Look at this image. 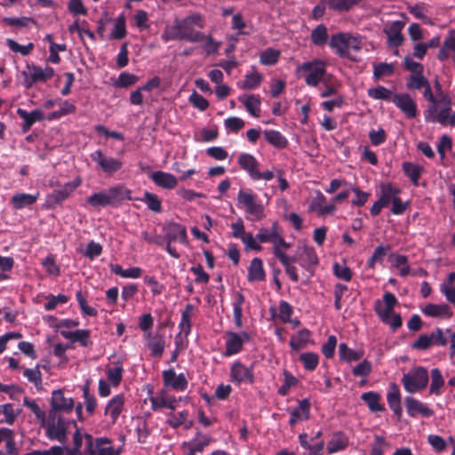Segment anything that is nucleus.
Here are the masks:
<instances>
[{"label": "nucleus", "mask_w": 455, "mask_h": 455, "mask_svg": "<svg viewBox=\"0 0 455 455\" xmlns=\"http://www.w3.org/2000/svg\"><path fill=\"white\" fill-rule=\"evenodd\" d=\"M309 211L315 212L318 215L324 216L333 213L336 211V207L333 204H327L326 198L323 193L317 191L310 203Z\"/></svg>", "instance_id": "nucleus-24"}, {"label": "nucleus", "mask_w": 455, "mask_h": 455, "mask_svg": "<svg viewBox=\"0 0 455 455\" xmlns=\"http://www.w3.org/2000/svg\"><path fill=\"white\" fill-rule=\"evenodd\" d=\"M291 417L289 419V425L294 426L297 423L305 421L309 419L310 416V402L308 399L300 400L298 405L290 411Z\"/></svg>", "instance_id": "nucleus-25"}, {"label": "nucleus", "mask_w": 455, "mask_h": 455, "mask_svg": "<svg viewBox=\"0 0 455 455\" xmlns=\"http://www.w3.org/2000/svg\"><path fill=\"white\" fill-rule=\"evenodd\" d=\"M405 23L401 20L393 21L388 28L384 29L387 36V44L390 48H398L403 42L402 31Z\"/></svg>", "instance_id": "nucleus-19"}, {"label": "nucleus", "mask_w": 455, "mask_h": 455, "mask_svg": "<svg viewBox=\"0 0 455 455\" xmlns=\"http://www.w3.org/2000/svg\"><path fill=\"white\" fill-rule=\"evenodd\" d=\"M263 81V76L256 71L245 75L244 79L238 84L239 87L244 90L258 88Z\"/></svg>", "instance_id": "nucleus-45"}, {"label": "nucleus", "mask_w": 455, "mask_h": 455, "mask_svg": "<svg viewBox=\"0 0 455 455\" xmlns=\"http://www.w3.org/2000/svg\"><path fill=\"white\" fill-rule=\"evenodd\" d=\"M280 234L277 230V224L275 222L272 225V228L270 229H267L266 228H261L258 234L257 238L259 240V243H273L276 237H278Z\"/></svg>", "instance_id": "nucleus-58"}, {"label": "nucleus", "mask_w": 455, "mask_h": 455, "mask_svg": "<svg viewBox=\"0 0 455 455\" xmlns=\"http://www.w3.org/2000/svg\"><path fill=\"white\" fill-rule=\"evenodd\" d=\"M74 408V400L71 397H66L61 389L53 390L51 397V409L54 412H69Z\"/></svg>", "instance_id": "nucleus-18"}, {"label": "nucleus", "mask_w": 455, "mask_h": 455, "mask_svg": "<svg viewBox=\"0 0 455 455\" xmlns=\"http://www.w3.org/2000/svg\"><path fill=\"white\" fill-rule=\"evenodd\" d=\"M392 267L398 268L401 276H406L410 273L408 259L404 255L392 254L390 256Z\"/></svg>", "instance_id": "nucleus-56"}, {"label": "nucleus", "mask_w": 455, "mask_h": 455, "mask_svg": "<svg viewBox=\"0 0 455 455\" xmlns=\"http://www.w3.org/2000/svg\"><path fill=\"white\" fill-rule=\"evenodd\" d=\"M272 244L275 256L280 262H284L285 259H288L286 250L290 247V244L284 241L281 235L276 237Z\"/></svg>", "instance_id": "nucleus-54"}, {"label": "nucleus", "mask_w": 455, "mask_h": 455, "mask_svg": "<svg viewBox=\"0 0 455 455\" xmlns=\"http://www.w3.org/2000/svg\"><path fill=\"white\" fill-rule=\"evenodd\" d=\"M263 135L265 140L276 148H284L288 145L287 139L276 130H265Z\"/></svg>", "instance_id": "nucleus-42"}, {"label": "nucleus", "mask_w": 455, "mask_h": 455, "mask_svg": "<svg viewBox=\"0 0 455 455\" xmlns=\"http://www.w3.org/2000/svg\"><path fill=\"white\" fill-rule=\"evenodd\" d=\"M310 339V333L307 330H301L296 334L292 335L290 340V346L293 350H299L303 348Z\"/></svg>", "instance_id": "nucleus-53"}, {"label": "nucleus", "mask_w": 455, "mask_h": 455, "mask_svg": "<svg viewBox=\"0 0 455 455\" xmlns=\"http://www.w3.org/2000/svg\"><path fill=\"white\" fill-rule=\"evenodd\" d=\"M391 250L389 245H379L375 248L372 256L368 259L367 266L373 268L377 262H382L384 257Z\"/></svg>", "instance_id": "nucleus-61"}, {"label": "nucleus", "mask_w": 455, "mask_h": 455, "mask_svg": "<svg viewBox=\"0 0 455 455\" xmlns=\"http://www.w3.org/2000/svg\"><path fill=\"white\" fill-rule=\"evenodd\" d=\"M361 398L363 402H365L371 411H384V406L380 404V395L373 391L365 392L362 394Z\"/></svg>", "instance_id": "nucleus-48"}, {"label": "nucleus", "mask_w": 455, "mask_h": 455, "mask_svg": "<svg viewBox=\"0 0 455 455\" xmlns=\"http://www.w3.org/2000/svg\"><path fill=\"white\" fill-rule=\"evenodd\" d=\"M180 400V399H177L175 396L168 394L164 390H162L156 393V395L150 397L151 407L154 411L163 408H168L173 411Z\"/></svg>", "instance_id": "nucleus-20"}, {"label": "nucleus", "mask_w": 455, "mask_h": 455, "mask_svg": "<svg viewBox=\"0 0 455 455\" xmlns=\"http://www.w3.org/2000/svg\"><path fill=\"white\" fill-rule=\"evenodd\" d=\"M397 303V299L393 293L386 292L382 299L376 300L374 306L375 312L379 318L393 331L397 330L402 325L401 315L394 312V307Z\"/></svg>", "instance_id": "nucleus-6"}, {"label": "nucleus", "mask_w": 455, "mask_h": 455, "mask_svg": "<svg viewBox=\"0 0 455 455\" xmlns=\"http://www.w3.org/2000/svg\"><path fill=\"white\" fill-rule=\"evenodd\" d=\"M167 235L170 241H179L183 244L188 243L186 228L180 224H172L170 226Z\"/></svg>", "instance_id": "nucleus-51"}, {"label": "nucleus", "mask_w": 455, "mask_h": 455, "mask_svg": "<svg viewBox=\"0 0 455 455\" xmlns=\"http://www.w3.org/2000/svg\"><path fill=\"white\" fill-rule=\"evenodd\" d=\"M429 380L428 372L426 368L418 366L411 368L403 374L402 383L406 392L414 394L425 389Z\"/></svg>", "instance_id": "nucleus-10"}, {"label": "nucleus", "mask_w": 455, "mask_h": 455, "mask_svg": "<svg viewBox=\"0 0 455 455\" xmlns=\"http://www.w3.org/2000/svg\"><path fill=\"white\" fill-rule=\"evenodd\" d=\"M60 334L63 338L70 339L72 342H78L83 347H88L91 344L89 330L80 329L75 331L61 330Z\"/></svg>", "instance_id": "nucleus-35"}, {"label": "nucleus", "mask_w": 455, "mask_h": 455, "mask_svg": "<svg viewBox=\"0 0 455 455\" xmlns=\"http://www.w3.org/2000/svg\"><path fill=\"white\" fill-rule=\"evenodd\" d=\"M145 337L147 339H150L148 343V347L150 349L152 355L155 357H161L165 347L164 338L161 336L153 339L150 332L146 333Z\"/></svg>", "instance_id": "nucleus-50"}, {"label": "nucleus", "mask_w": 455, "mask_h": 455, "mask_svg": "<svg viewBox=\"0 0 455 455\" xmlns=\"http://www.w3.org/2000/svg\"><path fill=\"white\" fill-rule=\"evenodd\" d=\"M299 263L308 270L318 264V257L313 246L303 244L299 247Z\"/></svg>", "instance_id": "nucleus-22"}, {"label": "nucleus", "mask_w": 455, "mask_h": 455, "mask_svg": "<svg viewBox=\"0 0 455 455\" xmlns=\"http://www.w3.org/2000/svg\"><path fill=\"white\" fill-rule=\"evenodd\" d=\"M444 385V379L441 373V371L437 368L431 370V383H430V394L439 395L441 394V388Z\"/></svg>", "instance_id": "nucleus-57"}, {"label": "nucleus", "mask_w": 455, "mask_h": 455, "mask_svg": "<svg viewBox=\"0 0 455 455\" xmlns=\"http://www.w3.org/2000/svg\"><path fill=\"white\" fill-rule=\"evenodd\" d=\"M131 190L122 185H116L108 189L93 193L86 198L85 204L94 209L116 205L124 200H133Z\"/></svg>", "instance_id": "nucleus-1"}, {"label": "nucleus", "mask_w": 455, "mask_h": 455, "mask_svg": "<svg viewBox=\"0 0 455 455\" xmlns=\"http://www.w3.org/2000/svg\"><path fill=\"white\" fill-rule=\"evenodd\" d=\"M327 28L324 25H318L311 33L312 43L315 45H323L327 42Z\"/></svg>", "instance_id": "nucleus-64"}, {"label": "nucleus", "mask_w": 455, "mask_h": 455, "mask_svg": "<svg viewBox=\"0 0 455 455\" xmlns=\"http://www.w3.org/2000/svg\"><path fill=\"white\" fill-rule=\"evenodd\" d=\"M140 200L146 204L148 210L156 213L162 212V202L156 194L146 191Z\"/></svg>", "instance_id": "nucleus-55"}, {"label": "nucleus", "mask_w": 455, "mask_h": 455, "mask_svg": "<svg viewBox=\"0 0 455 455\" xmlns=\"http://www.w3.org/2000/svg\"><path fill=\"white\" fill-rule=\"evenodd\" d=\"M252 370L241 362H235L230 369V379L232 382L240 385L241 383L253 382Z\"/></svg>", "instance_id": "nucleus-17"}, {"label": "nucleus", "mask_w": 455, "mask_h": 455, "mask_svg": "<svg viewBox=\"0 0 455 455\" xmlns=\"http://www.w3.org/2000/svg\"><path fill=\"white\" fill-rule=\"evenodd\" d=\"M403 170L405 175L414 183L418 182V180L421 173V167L419 164L405 162L403 164Z\"/></svg>", "instance_id": "nucleus-63"}, {"label": "nucleus", "mask_w": 455, "mask_h": 455, "mask_svg": "<svg viewBox=\"0 0 455 455\" xmlns=\"http://www.w3.org/2000/svg\"><path fill=\"white\" fill-rule=\"evenodd\" d=\"M23 376L34 386L37 390L42 389V373L40 371L39 366H36L35 368L25 369L23 371Z\"/></svg>", "instance_id": "nucleus-59"}, {"label": "nucleus", "mask_w": 455, "mask_h": 455, "mask_svg": "<svg viewBox=\"0 0 455 455\" xmlns=\"http://www.w3.org/2000/svg\"><path fill=\"white\" fill-rule=\"evenodd\" d=\"M237 207L244 212L245 218L251 221H259L265 217L263 204L250 189H240L237 195Z\"/></svg>", "instance_id": "nucleus-7"}, {"label": "nucleus", "mask_w": 455, "mask_h": 455, "mask_svg": "<svg viewBox=\"0 0 455 455\" xmlns=\"http://www.w3.org/2000/svg\"><path fill=\"white\" fill-rule=\"evenodd\" d=\"M387 401L393 412L400 416L402 414L401 395L396 384L393 383L390 385L387 394Z\"/></svg>", "instance_id": "nucleus-37"}, {"label": "nucleus", "mask_w": 455, "mask_h": 455, "mask_svg": "<svg viewBox=\"0 0 455 455\" xmlns=\"http://www.w3.org/2000/svg\"><path fill=\"white\" fill-rule=\"evenodd\" d=\"M379 199L387 207L400 194V189L390 183H382L379 187Z\"/></svg>", "instance_id": "nucleus-36"}, {"label": "nucleus", "mask_w": 455, "mask_h": 455, "mask_svg": "<svg viewBox=\"0 0 455 455\" xmlns=\"http://www.w3.org/2000/svg\"><path fill=\"white\" fill-rule=\"evenodd\" d=\"M348 445L347 436L341 433L336 432L332 435L330 442L327 444V451L329 454L338 452L345 450Z\"/></svg>", "instance_id": "nucleus-38"}, {"label": "nucleus", "mask_w": 455, "mask_h": 455, "mask_svg": "<svg viewBox=\"0 0 455 455\" xmlns=\"http://www.w3.org/2000/svg\"><path fill=\"white\" fill-rule=\"evenodd\" d=\"M40 425L44 429L45 436L49 440L57 441L60 443H66L70 421L64 419L60 413L49 411Z\"/></svg>", "instance_id": "nucleus-5"}, {"label": "nucleus", "mask_w": 455, "mask_h": 455, "mask_svg": "<svg viewBox=\"0 0 455 455\" xmlns=\"http://www.w3.org/2000/svg\"><path fill=\"white\" fill-rule=\"evenodd\" d=\"M80 177L75 178L73 180L65 183L61 188L53 190L47 196L46 202L51 204H57L67 198L81 185Z\"/></svg>", "instance_id": "nucleus-14"}, {"label": "nucleus", "mask_w": 455, "mask_h": 455, "mask_svg": "<svg viewBox=\"0 0 455 455\" xmlns=\"http://www.w3.org/2000/svg\"><path fill=\"white\" fill-rule=\"evenodd\" d=\"M238 100L243 104L246 111L254 117L260 116L261 100L259 95L243 94L238 97Z\"/></svg>", "instance_id": "nucleus-30"}, {"label": "nucleus", "mask_w": 455, "mask_h": 455, "mask_svg": "<svg viewBox=\"0 0 455 455\" xmlns=\"http://www.w3.org/2000/svg\"><path fill=\"white\" fill-rule=\"evenodd\" d=\"M249 340L250 335L245 331L240 333L227 331L225 355L230 356L238 354L242 350L243 343Z\"/></svg>", "instance_id": "nucleus-15"}, {"label": "nucleus", "mask_w": 455, "mask_h": 455, "mask_svg": "<svg viewBox=\"0 0 455 455\" xmlns=\"http://www.w3.org/2000/svg\"><path fill=\"white\" fill-rule=\"evenodd\" d=\"M409 12L416 19L423 20L426 24H431L430 19L427 17L428 6L425 3H417L407 7Z\"/></svg>", "instance_id": "nucleus-49"}, {"label": "nucleus", "mask_w": 455, "mask_h": 455, "mask_svg": "<svg viewBox=\"0 0 455 455\" xmlns=\"http://www.w3.org/2000/svg\"><path fill=\"white\" fill-rule=\"evenodd\" d=\"M195 307L192 304H187L181 313V319L179 323L180 332L187 338L191 331V320L194 315Z\"/></svg>", "instance_id": "nucleus-39"}, {"label": "nucleus", "mask_w": 455, "mask_h": 455, "mask_svg": "<svg viewBox=\"0 0 455 455\" xmlns=\"http://www.w3.org/2000/svg\"><path fill=\"white\" fill-rule=\"evenodd\" d=\"M212 437L203 434L202 432H196L195 437L190 441L184 443V445L188 447V451L196 454L202 452L212 442Z\"/></svg>", "instance_id": "nucleus-29"}, {"label": "nucleus", "mask_w": 455, "mask_h": 455, "mask_svg": "<svg viewBox=\"0 0 455 455\" xmlns=\"http://www.w3.org/2000/svg\"><path fill=\"white\" fill-rule=\"evenodd\" d=\"M149 177L156 186L164 189H172L178 185V180L173 174L163 171L153 172Z\"/></svg>", "instance_id": "nucleus-27"}, {"label": "nucleus", "mask_w": 455, "mask_h": 455, "mask_svg": "<svg viewBox=\"0 0 455 455\" xmlns=\"http://www.w3.org/2000/svg\"><path fill=\"white\" fill-rule=\"evenodd\" d=\"M327 63L319 59H314L309 61L298 64L295 69L297 77L303 78L306 84L311 87H316L322 82H325L327 77Z\"/></svg>", "instance_id": "nucleus-4"}, {"label": "nucleus", "mask_w": 455, "mask_h": 455, "mask_svg": "<svg viewBox=\"0 0 455 455\" xmlns=\"http://www.w3.org/2000/svg\"><path fill=\"white\" fill-rule=\"evenodd\" d=\"M17 114L23 120V131L28 132L36 122L41 121L44 118V114L39 109H35L28 112L22 108L17 109Z\"/></svg>", "instance_id": "nucleus-34"}, {"label": "nucleus", "mask_w": 455, "mask_h": 455, "mask_svg": "<svg viewBox=\"0 0 455 455\" xmlns=\"http://www.w3.org/2000/svg\"><path fill=\"white\" fill-rule=\"evenodd\" d=\"M425 120L428 123H438L442 125L455 126V111L451 108V100L441 92L438 102L429 105L424 113Z\"/></svg>", "instance_id": "nucleus-3"}, {"label": "nucleus", "mask_w": 455, "mask_h": 455, "mask_svg": "<svg viewBox=\"0 0 455 455\" xmlns=\"http://www.w3.org/2000/svg\"><path fill=\"white\" fill-rule=\"evenodd\" d=\"M265 278L262 260L255 258L251 260L248 269V279L251 282L262 281Z\"/></svg>", "instance_id": "nucleus-44"}, {"label": "nucleus", "mask_w": 455, "mask_h": 455, "mask_svg": "<svg viewBox=\"0 0 455 455\" xmlns=\"http://www.w3.org/2000/svg\"><path fill=\"white\" fill-rule=\"evenodd\" d=\"M54 69L52 67L41 68L36 65H27L20 72L22 84L25 88L29 89L35 83L44 82L52 77Z\"/></svg>", "instance_id": "nucleus-12"}, {"label": "nucleus", "mask_w": 455, "mask_h": 455, "mask_svg": "<svg viewBox=\"0 0 455 455\" xmlns=\"http://www.w3.org/2000/svg\"><path fill=\"white\" fill-rule=\"evenodd\" d=\"M392 102L405 115L407 118H414L418 114L417 104L407 93L395 94Z\"/></svg>", "instance_id": "nucleus-16"}, {"label": "nucleus", "mask_w": 455, "mask_h": 455, "mask_svg": "<svg viewBox=\"0 0 455 455\" xmlns=\"http://www.w3.org/2000/svg\"><path fill=\"white\" fill-rule=\"evenodd\" d=\"M126 36V19L124 14H120L114 23V28L110 33L109 38L120 40Z\"/></svg>", "instance_id": "nucleus-52"}, {"label": "nucleus", "mask_w": 455, "mask_h": 455, "mask_svg": "<svg viewBox=\"0 0 455 455\" xmlns=\"http://www.w3.org/2000/svg\"><path fill=\"white\" fill-rule=\"evenodd\" d=\"M405 405L408 415L412 418L417 417L418 415H421L425 418H430L434 414V411L426 403L413 397H406Z\"/></svg>", "instance_id": "nucleus-21"}, {"label": "nucleus", "mask_w": 455, "mask_h": 455, "mask_svg": "<svg viewBox=\"0 0 455 455\" xmlns=\"http://www.w3.org/2000/svg\"><path fill=\"white\" fill-rule=\"evenodd\" d=\"M164 383L166 387L177 391H184L188 387V380L184 373L176 374L174 370L170 369L163 372Z\"/></svg>", "instance_id": "nucleus-23"}, {"label": "nucleus", "mask_w": 455, "mask_h": 455, "mask_svg": "<svg viewBox=\"0 0 455 455\" xmlns=\"http://www.w3.org/2000/svg\"><path fill=\"white\" fill-rule=\"evenodd\" d=\"M451 57L455 63V29L448 31L437 55L441 61L447 60Z\"/></svg>", "instance_id": "nucleus-26"}, {"label": "nucleus", "mask_w": 455, "mask_h": 455, "mask_svg": "<svg viewBox=\"0 0 455 455\" xmlns=\"http://www.w3.org/2000/svg\"><path fill=\"white\" fill-rule=\"evenodd\" d=\"M167 423L173 428L183 426L185 429H189L193 426V420L188 419V411H182L177 414H170Z\"/></svg>", "instance_id": "nucleus-41"}, {"label": "nucleus", "mask_w": 455, "mask_h": 455, "mask_svg": "<svg viewBox=\"0 0 455 455\" xmlns=\"http://www.w3.org/2000/svg\"><path fill=\"white\" fill-rule=\"evenodd\" d=\"M124 406V395H116L111 398L105 408V414L108 415L112 423H116Z\"/></svg>", "instance_id": "nucleus-31"}, {"label": "nucleus", "mask_w": 455, "mask_h": 455, "mask_svg": "<svg viewBox=\"0 0 455 455\" xmlns=\"http://www.w3.org/2000/svg\"><path fill=\"white\" fill-rule=\"evenodd\" d=\"M339 359L346 363L355 362L361 359L363 355V351H355L347 347L345 343H340L339 346Z\"/></svg>", "instance_id": "nucleus-46"}, {"label": "nucleus", "mask_w": 455, "mask_h": 455, "mask_svg": "<svg viewBox=\"0 0 455 455\" xmlns=\"http://www.w3.org/2000/svg\"><path fill=\"white\" fill-rule=\"evenodd\" d=\"M39 198V192L35 194L15 193L11 198V204L14 210H22L32 206Z\"/></svg>", "instance_id": "nucleus-28"}, {"label": "nucleus", "mask_w": 455, "mask_h": 455, "mask_svg": "<svg viewBox=\"0 0 455 455\" xmlns=\"http://www.w3.org/2000/svg\"><path fill=\"white\" fill-rule=\"evenodd\" d=\"M183 39L191 43H199L204 40V34L196 28H203L204 22L200 14H192L180 19Z\"/></svg>", "instance_id": "nucleus-11"}, {"label": "nucleus", "mask_w": 455, "mask_h": 455, "mask_svg": "<svg viewBox=\"0 0 455 455\" xmlns=\"http://www.w3.org/2000/svg\"><path fill=\"white\" fill-rule=\"evenodd\" d=\"M124 372V364L121 360L110 361L105 366V374L107 379L99 380V394L102 397H107L111 394V387H117Z\"/></svg>", "instance_id": "nucleus-9"}, {"label": "nucleus", "mask_w": 455, "mask_h": 455, "mask_svg": "<svg viewBox=\"0 0 455 455\" xmlns=\"http://www.w3.org/2000/svg\"><path fill=\"white\" fill-rule=\"evenodd\" d=\"M238 164L252 180H254L255 176H259V163L252 155L241 154L238 158Z\"/></svg>", "instance_id": "nucleus-33"}, {"label": "nucleus", "mask_w": 455, "mask_h": 455, "mask_svg": "<svg viewBox=\"0 0 455 455\" xmlns=\"http://www.w3.org/2000/svg\"><path fill=\"white\" fill-rule=\"evenodd\" d=\"M124 438L122 436L121 443L116 445L108 437L93 438L92 435L85 436L84 455H120L123 451Z\"/></svg>", "instance_id": "nucleus-8"}, {"label": "nucleus", "mask_w": 455, "mask_h": 455, "mask_svg": "<svg viewBox=\"0 0 455 455\" xmlns=\"http://www.w3.org/2000/svg\"><path fill=\"white\" fill-rule=\"evenodd\" d=\"M161 38L164 42L184 40L181 33L180 19H176L171 25L165 26Z\"/></svg>", "instance_id": "nucleus-40"}, {"label": "nucleus", "mask_w": 455, "mask_h": 455, "mask_svg": "<svg viewBox=\"0 0 455 455\" xmlns=\"http://www.w3.org/2000/svg\"><path fill=\"white\" fill-rule=\"evenodd\" d=\"M112 273L119 275L122 278L136 279L141 276L142 269L138 267H129L124 269L119 264H112L110 266Z\"/></svg>", "instance_id": "nucleus-43"}, {"label": "nucleus", "mask_w": 455, "mask_h": 455, "mask_svg": "<svg viewBox=\"0 0 455 455\" xmlns=\"http://www.w3.org/2000/svg\"><path fill=\"white\" fill-rule=\"evenodd\" d=\"M92 160L105 174L113 175L123 168V161L120 158L104 154L101 150H96L91 154Z\"/></svg>", "instance_id": "nucleus-13"}, {"label": "nucleus", "mask_w": 455, "mask_h": 455, "mask_svg": "<svg viewBox=\"0 0 455 455\" xmlns=\"http://www.w3.org/2000/svg\"><path fill=\"white\" fill-rule=\"evenodd\" d=\"M359 2L360 0H326V4L331 10L347 12Z\"/></svg>", "instance_id": "nucleus-60"}, {"label": "nucleus", "mask_w": 455, "mask_h": 455, "mask_svg": "<svg viewBox=\"0 0 455 455\" xmlns=\"http://www.w3.org/2000/svg\"><path fill=\"white\" fill-rule=\"evenodd\" d=\"M389 443L381 435H375L371 443V455H384L389 448Z\"/></svg>", "instance_id": "nucleus-62"}, {"label": "nucleus", "mask_w": 455, "mask_h": 455, "mask_svg": "<svg viewBox=\"0 0 455 455\" xmlns=\"http://www.w3.org/2000/svg\"><path fill=\"white\" fill-rule=\"evenodd\" d=\"M244 298L242 293L235 294V299L232 302L234 323L236 328L240 329L243 326V304Z\"/></svg>", "instance_id": "nucleus-47"}, {"label": "nucleus", "mask_w": 455, "mask_h": 455, "mask_svg": "<svg viewBox=\"0 0 455 455\" xmlns=\"http://www.w3.org/2000/svg\"><path fill=\"white\" fill-rule=\"evenodd\" d=\"M330 47L341 58L356 60L355 53H358L363 45V37L350 33H337L331 36Z\"/></svg>", "instance_id": "nucleus-2"}, {"label": "nucleus", "mask_w": 455, "mask_h": 455, "mask_svg": "<svg viewBox=\"0 0 455 455\" xmlns=\"http://www.w3.org/2000/svg\"><path fill=\"white\" fill-rule=\"evenodd\" d=\"M422 313L427 316L439 317V318H451L452 311L446 304H427L423 309Z\"/></svg>", "instance_id": "nucleus-32"}]
</instances>
